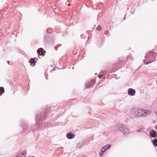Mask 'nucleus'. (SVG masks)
<instances>
[{
	"mask_svg": "<svg viewBox=\"0 0 157 157\" xmlns=\"http://www.w3.org/2000/svg\"><path fill=\"white\" fill-rule=\"evenodd\" d=\"M151 113V111L150 110L141 108L134 109L132 112V114L136 117H144L150 114Z\"/></svg>",
	"mask_w": 157,
	"mask_h": 157,
	"instance_id": "obj_1",
	"label": "nucleus"
},
{
	"mask_svg": "<svg viewBox=\"0 0 157 157\" xmlns=\"http://www.w3.org/2000/svg\"><path fill=\"white\" fill-rule=\"evenodd\" d=\"M116 129L124 135L128 134L130 133L129 129L123 124H117L116 126Z\"/></svg>",
	"mask_w": 157,
	"mask_h": 157,
	"instance_id": "obj_2",
	"label": "nucleus"
},
{
	"mask_svg": "<svg viewBox=\"0 0 157 157\" xmlns=\"http://www.w3.org/2000/svg\"><path fill=\"white\" fill-rule=\"evenodd\" d=\"M145 58L144 61L146 64L151 63L155 60V57L153 56V54L151 52H149Z\"/></svg>",
	"mask_w": 157,
	"mask_h": 157,
	"instance_id": "obj_3",
	"label": "nucleus"
},
{
	"mask_svg": "<svg viewBox=\"0 0 157 157\" xmlns=\"http://www.w3.org/2000/svg\"><path fill=\"white\" fill-rule=\"evenodd\" d=\"M111 147V145L107 144L101 148V152H105L107 150L109 149Z\"/></svg>",
	"mask_w": 157,
	"mask_h": 157,
	"instance_id": "obj_4",
	"label": "nucleus"
},
{
	"mask_svg": "<svg viewBox=\"0 0 157 157\" xmlns=\"http://www.w3.org/2000/svg\"><path fill=\"white\" fill-rule=\"evenodd\" d=\"M149 134L152 137L156 138L157 137L156 132L155 130H152L150 131Z\"/></svg>",
	"mask_w": 157,
	"mask_h": 157,
	"instance_id": "obj_5",
	"label": "nucleus"
},
{
	"mask_svg": "<svg viewBox=\"0 0 157 157\" xmlns=\"http://www.w3.org/2000/svg\"><path fill=\"white\" fill-rule=\"evenodd\" d=\"M26 154L25 151L19 152L17 154V157H26Z\"/></svg>",
	"mask_w": 157,
	"mask_h": 157,
	"instance_id": "obj_6",
	"label": "nucleus"
},
{
	"mask_svg": "<svg viewBox=\"0 0 157 157\" xmlns=\"http://www.w3.org/2000/svg\"><path fill=\"white\" fill-rule=\"evenodd\" d=\"M136 91L135 90L132 89L130 88L129 89L128 91V94L130 95H134L135 94Z\"/></svg>",
	"mask_w": 157,
	"mask_h": 157,
	"instance_id": "obj_7",
	"label": "nucleus"
},
{
	"mask_svg": "<svg viewBox=\"0 0 157 157\" xmlns=\"http://www.w3.org/2000/svg\"><path fill=\"white\" fill-rule=\"evenodd\" d=\"M67 137L68 139H71L74 138L75 137V136L73 133L70 132L67 134Z\"/></svg>",
	"mask_w": 157,
	"mask_h": 157,
	"instance_id": "obj_8",
	"label": "nucleus"
},
{
	"mask_svg": "<svg viewBox=\"0 0 157 157\" xmlns=\"http://www.w3.org/2000/svg\"><path fill=\"white\" fill-rule=\"evenodd\" d=\"M35 59L34 58H31L30 59V65L32 66V67H34L35 66V64L34 63L35 62Z\"/></svg>",
	"mask_w": 157,
	"mask_h": 157,
	"instance_id": "obj_9",
	"label": "nucleus"
},
{
	"mask_svg": "<svg viewBox=\"0 0 157 157\" xmlns=\"http://www.w3.org/2000/svg\"><path fill=\"white\" fill-rule=\"evenodd\" d=\"M4 89L3 87H0V96L4 92Z\"/></svg>",
	"mask_w": 157,
	"mask_h": 157,
	"instance_id": "obj_10",
	"label": "nucleus"
},
{
	"mask_svg": "<svg viewBox=\"0 0 157 157\" xmlns=\"http://www.w3.org/2000/svg\"><path fill=\"white\" fill-rule=\"evenodd\" d=\"M37 52L39 55H41L43 53L42 49L41 48H39L38 49Z\"/></svg>",
	"mask_w": 157,
	"mask_h": 157,
	"instance_id": "obj_11",
	"label": "nucleus"
},
{
	"mask_svg": "<svg viewBox=\"0 0 157 157\" xmlns=\"http://www.w3.org/2000/svg\"><path fill=\"white\" fill-rule=\"evenodd\" d=\"M152 143L155 146H157V139H155L153 140Z\"/></svg>",
	"mask_w": 157,
	"mask_h": 157,
	"instance_id": "obj_12",
	"label": "nucleus"
},
{
	"mask_svg": "<svg viewBox=\"0 0 157 157\" xmlns=\"http://www.w3.org/2000/svg\"><path fill=\"white\" fill-rule=\"evenodd\" d=\"M144 128H139L137 129L136 131L138 132H142L144 131Z\"/></svg>",
	"mask_w": 157,
	"mask_h": 157,
	"instance_id": "obj_13",
	"label": "nucleus"
},
{
	"mask_svg": "<svg viewBox=\"0 0 157 157\" xmlns=\"http://www.w3.org/2000/svg\"><path fill=\"white\" fill-rule=\"evenodd\" d=\"M40 120V117L38 116H37L36 117V122L37 123H38Z\"/></svg>",
	"mask_w": 157,
	"mask_h": 157,
	"instance_id": "obj_14",
	"label": "nucleus"
},
{
	"mask_svg": "<svg viewBox=\"0 0 157 157\" xmlns=\"http://www.w3.org/2000/svg\"><path fill=\"white\" fill-rule=\"evenodd\" d=\"M96 29L97 30H100L101 29V27L100 26H98Z\"/></svg>",
	"mask_w": 157,
	"mask_h": 157,
	"instance_id": "obj_15",
	"label": "nucleus"
},
{
	"mask_svg": "<svg viewBox=\"0 0 157 157\" xmlns=\"http://www.w3.org/2000/svg\"><path fill=\"white\" fill-rule=\"evenodd\" d=\"M104 152H101H101H100V153H99V155H100V156H102V155H103V153H104Z\"/></svg>",
	"mask_w": 157,
	"mask_h": 157,
	"instance_id": "obj_16",
	"label": "nucleus"
},
{
	"mask_svg": "<svg viewBox=\"0 0 157 157\" xmlns=\"http://www.w3.org/2000/svg\"><path fill=\"white\" fill-rule=\"evenodd\" d=\"M155 113L156 115L157 116V112H155Z\"/></svg>",
	"mask_w": 157,
	"mask_h": 157,
	"instance_id": "obj_17",
	"label": "nucleus"
}]
</instances>
